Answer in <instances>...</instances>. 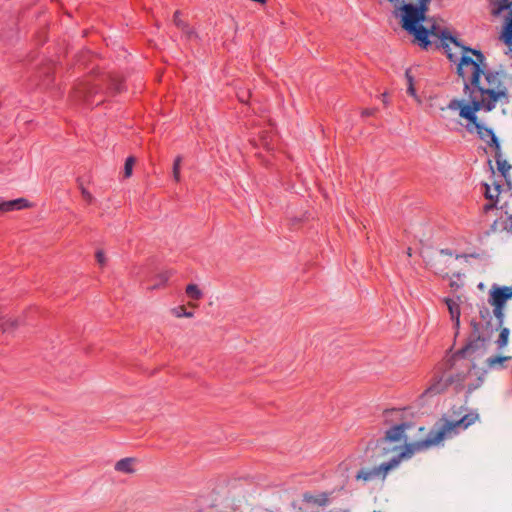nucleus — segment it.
Wrapping results in <instances>:
<instances>
[{
    "label": "nucleus",
    "instance_id": "nucleus-13",
    "mask_svg": "<svg viewBox=\"0 0 512 512\" xmlns=\"http://www.w3.org/2000/svg\"><path fill=\"white\" fill-rule=\"evenodd\" d=\"M496 163L497 169L501 173V176L505 178V180L509 183L508 177L511 165L507 162V160L501 157L500 150H496Z\"/></svg>",
    "mask_w": 512,
    "mask_h": 512
},
{
    "label": "nucleus",
    "instance_id": "nucleus-30",
    "mask_svg": "<svg viewBox=\"0 0 512 512\" xmlns=\"http://www.w3.org/2000/svg\"><path fill=\"white\" fill-rule=\"evenodd\" d=\"M86 93H91V94H92V93H94V94H98V93H99V91H98V90H94V86H89V87H87V91H86Z\"/></svg>",
    "mask_w": 512,
    "mask_h": 512
},
{
    "label": "nucleus",
    "instance_id": "nucleus-38",
    "mask_svg": "<svg viewBox=\"0 0 512 512\" xmlns=\"http://www.w3.org/2000/svg\"><path fill=\"white\" fill-rule=\"evenodd\" d=\"M371 113H372V111H370V110L365 111V114H367V115H370Z\"/></svg>",
    "mask_w": 512,
    "mask_h": 512
},
{
    "label": "nucleus",
    "instance_id": "nucleus-27",
    "mask_svg": "<svg viewBox=\"0 0 512 512\" xmlns=\"http://www.w3.org/2000/svg\"><path fill=\"white\" fill-rule=\"evenodd\" d=\"M80 189H81V194H82L83 198L87 202L91 203L94 200L92 194L87 189H85L83 186H81Z\"/></svg>",
    "mask_w": 512,
    "mask_h": 512
},
{
    "label": "nucleus",
    "instance_id": "nucleus-18",
    "mask_svg": "<svg viewBox=\"0 0 512 512\" xmlns=\"http://www.w3.org/2000/svg\"><path fill=\"white\" fill-rule=\"evenodd\" d=\"M182 161H183V157L181 155H177L173 162L172 174H173V178L176 182L181 181L180 170H181Z\"/></svg>",
    "mask_w": 512,
    "mask_h": 512
},
{
    "label": "nucleus",
    "instance_id": "nucleus-3",
    "mask_svg": "<svg viewBox=\"0 0 512 512\" xmlns=\"http://www.w3.org/2000/svg\"><path fill=\"white\" fill-rule=\"evenodd\" d=\"M484 107V98H453L443 112H457L461 119L467 121L465 128L468 132H477L478 136L497 151L500 150L499 141L493 130L485 127L478 119L477 112Z\"/></svg>",
    "mask_w": 512,
    "mask_h": 512
},
{
    "label": "nucleus",
    "instance_id": "nucleus-11",
    "mask_svg": "<svg viewBox=\"0 0 512 512\" xmlns=\"http://www.w3.org/2000/svg\"><path fill=\"white\" fill-rule=\"evenodd\" d=\"M0 323V329L3 332H12L20 326V319L7 317L2 314L0 316Z\"/></svg>",
    "mask_w": 512,
    "mask_h": 512
},
{
    "label": "nucleus",
    "instance_id": "nucleus-5",
    "mask_svg": "<svg viewBox=\"0 0 512 512\" xmlns=\"http://www.w3.org/2000/svg\"><path fill=\"white\" fill-rule=\"evenodd\" d=\"M490 12L493 16H500L507 12L506 22L500 38L506 45L512 47V0H488Z\"/></svg>",
    "mask_w": 512,
    "mask_h": 512
},
{
    "label": "nucleus",
    "instance_id": "nucleus-14",
    "mask_svg": "<svg viewBox=\"0 0 512 512\" xmlns=\"http://www.w3.org/2000/svg\"><path fill=\"white\" fill-rule=\"evenodd\" d=\"M510 359H512L511 356H500V355H497V356L489 357L486 360V365L490 369L503 368L504 367V363L506 361L510 360Z\"/></svg>",
    "mask_w": 512,
    "mask_h": 512
},
{
    "label": "nucleus",
    "instance_id": "nucleus-4",
    "mask_svg": "<svg viewBox=\"0 0 512 512\" xmlns=\"http://www.w3.org/2000/svg\"><path fill=\"white\" fill-rule=\"evenodd\" d=\"M510 299H512V286L494 284L489 290L488 303L493 308V315L500 326L504 324L505 307Z\"/></svg>",
    "mask_w": 512,
    "mask_h": 512
},
{
    "label": "nucleus",
    "instance_id": "nucleus-29",
    "mask_svg": "<svg viewBox=\"0 0 512 512\" xmlns=\"http://www.w3.org/2000/svg\"><path fill=\"white\" fill-rule=\"evenodd\" d=\"M440 255L441 256H448L449 258H451L452 257V252L449 251V250H444L443 249V250L440 251Z\"/></svg>",
    "mask_w": 512,
    "mask_h": 512
},
{
    "label": "nucleus",
    "instance_id": "nucleus-8",
    "mask_svg": "<svg viewBox=\"0 0 512 512\" xmlns=\"http://www.w3.org/2000/svg\"><path fill=\"white\" fill-rule=\"evenodd\" d=\"M29 202L25 198H18L9 201L0 202V212H9L14 210H21L29 207Z\"/></svg>",
    "mask_w": 512,
    "mask_h": 512
},
{
    "label": "nucleus",
    "instance_id": "nucleus-33",
    "mask_svg": "<svg viewBox=\"0 0 512 512\" xmlns=\"http://www.w3.org/2000/svg\"><path fill=\"white\" fill-rule=\"evenodd\" d=\"M473 327H474V334L476 335L478 333V330H477V324L474 323L473 324Z\"/></svg>",
    "mask_w": 512,
    "mask_h": 512
},
{
    "label": "nucleus",
    "instance_id": "nucleus-36",
    "mask_svg": "<svg viewBox=\"0 0 512 512\" xmlns=\"http://www.w3.org/2000/svg\"><path fill=\"white\" fill-rule=\"evenodd\" d=\"M489 99L492 100L493 102H496L499 98L493 97V98H489Z\"/></svg>",
    "mask_w": 512,
    "mask_h": 512
},
{
    "label": "nucleus",
    "instance_id": "nucleus-10",
    "mask_svg": "<svg viewBox=\"0 0 512 512\" xmlns=\"http://www.w3.org/2000/svg\"><path fill=\"white\" fill-rule=\"evenodd\" d=\"M445 303L447 305V308H448V311L450 313V316H451V319L454 321V326L455 328H459L460 326V307H459V304L450 299V298H446L445 300Z\"/></svg>",
    "mask_w": 512,
    "mask_h": 512
},
{
    "label": "nucleus",
    "instance_id": "nucleus-22",
    "mask_svg": "<svg viewBox=\"0 0 512 512\" xmlns=\"http://www.w3.org/2000/svg\"><path fill=\"white\" fill-rule=\"evenodd\" d=\"M135 162H136V159L132 156H130L126 159V162L124 165V176L126 178H128L132 175V169H133Z\"/></svg>",
    "mask_w": 512,
    "mask_h": 512
},
{
    "label": "nucleus",
    "instance_id": "nucleus-37",
    "mask_svg": "<svg viewBox=\"0 0 512 512\" xmlns=\"http://www.w3.org/2000/svg\"><path fill=\"white\" fill-rule=\"evenodd\" d=\"M86 91H87V88H85V90H83V93H84V94H83V97H86V96H87V95H86V94H87V93H86Z\"/></svg>",
    "mask_w": 512,
    "mask_h": 512
},
{
    "label": "nucleus",
    "instance_id": "nucleus-17",
    "mask_svg": "<svg viewBox=\"0 0 512 512\" xmlns=\"http://www.w3.org/2000/svg\"><path fill=\"white\" fill-rule=\"evenodd\" d=\"M501 224V226L509 231L512 232V215H507L504 219L501 221H494V223L491 225L490 231L496 232L498 230V225Z\"/></svg>",
    "mask_w": 512,
    "mask_h": 512
},
{
    "label": "nucleus",
    "instance_id": "nucleus-12",
    "mask_svg": "<svg viewBox=\"0 0 512 512\" xmlns=\"http://www.w3.org/2000/svg\"><path fill=\"white\" fill-rule=\"evenodd\" d=\"M484 187H485L486 198L491 201H497V199L501 193V189H500L501 185L498 182L493 180L491 184L485 183Z\"/></svg>",
    "mask_w": 512,
    "mask_h": 512
},
{
    "label": "nucleus",
    "instance_id": "nucleus-39",
    "mask_svg": "<svg viewBox=\"0 0 512 512\" xmlns=\"http://www.w3.org/2000/svg\"><path fill=\"white\" fill-rule=\"evenodd\" d=\"M381 96H382V97H385V96H387V93H386V92H384V93H382V94H381Z\"/></svg>",
    "mask_w": 512,
    "mask_h": 512
},
{
    "label": "nucleus",
    "instance_id": "nucleus-20",
    "mask_svg": "<svg viewBox=\"0 0 512 512\" xmlns=\"http://www.w3.org/2000/svg\"><path fill=\"white\" fill-rule=\"evenodd\" d=\"M405 78H406V84H407V93L410 96H416V91H415V88H414L413 77L410 74V70H407L405 72Z\"/></svg>",
    "mask_w": 512,
    "mask_h": 512
},
{
    "label": "nucleus",
    "instance_id": "nucleus-21",
    "mask_svg": "<svg viewBox=\"0 0 512 512\" xmlns=\"http://www.w3.org/2000/svg\"><path fill=\"white\" fill-rule=\"evenodd\" d=\"M172 313L178 318H180V317L192 318L193 317V313L190 311H187L184 306H178L176 308H173Z\"/></svg>",
    "mask_w": 512,
    "mask_h": 512
},
{
    "label": "nucleus",
    "instance_id": "nucleus-28",
    "mask_svg": "<svg viewBox=\"0 0 512 512\" xmlns=\"http://www.w3.org/2000/svg\"><path fill=\"white\" fill-rule=\"evenodd\" d=\"M494 207H495L494 203H488V204L484 205L483 209L485 212H488L489 210H492Z\"/></svg>",
    "mask_w": 512,
    "mask_h": 512
},
{
    "label": "nucleus",
    "instance_id": "nucleus-16",
    "mask_svg": "<svg viewBox=\"0 0 512 512\" xmlns=\"http://www.w3.org/2000/svg\"><path fill=\"white\" fill-rule=\"evenodd\" d=\"M498 327L500 329V333H499V337L496 341V344L499 349H503L508 345L510 330L507 327H504L503 325L500 326L498 324Z\"/></svg>",
    "mask_w": 512,
    "mask_h": 512
},
{
    "label": "nucleus",
    "instance_id": "nucleus-6",
    "mask_svg": "<svg viewBox=\"0 0 512 512\" xmlns=\"http://www.w3.org/2000/svg\"><path fill=\"white\" fill-rule=\"evenodd\" d=\"M410 428L409 423H402L390 428L381 440L382 447L392 442L406 441L405 431Z\"/></svg>",
    "mask_w": 512,
    "mask_h": 512
},
{
    "label": "nucleus",
    "instance_id": "nucleus-25",
    "mask_svg": "<svg viewBox=\"0 0 512 512\" xmlns=\"http://www.w3.org/2000/svg\"><path fill=\"white\" fill-rule=\"evenodd\" d=\"M169 277H170L169 272H163V273H160V274L157 276V279L160 281V283H159V284H155V285L151 286V287H150V289H151V290H154V289H157V288L160 286V284H163V285H164V284L168 281Z\"/></svg>",
    "mask_w": 512,
    "mask_h": 512
},
{
    "label": "nucleus",
    "instance_id": "nucleus-15",
    "mask_svg": "<svg viewBox=\"0 0 512 512\" xmlns=\"http://www.w3.org/2000/svg\"><path fill=\"white\" fill-rule=\"evenodd\" d=\"M103 80L108 81V85L111 87L113 92H115V93H124V92H126L125 84L118 77H112V76H108L107 75V76L104 77Z\"/></svg>",
    "mask_w": 512,
    "mask_h": 512
},
{
    "label": "nucleus",
    "instance_id": "nucleus-19",
    "mask_svg": "<svg viewBox=\"0 0 512 512\" xmlns=\"http://www.w3.org/2000/svg\"><path fill=\"white\" fill-rule=\"evenodd\" d=\"M187 296L193 300H199L202 298L203 293L196 284H189L185 290Z\"/></svg>",
    "mask_w": 512,
    "mask_h": 512
},
{
    "label": "nucleus",
    "instance_id": "nucleus-23",
    "mask_svg": "<svg viewBox=\"0 0 512 512\" xmlns=\"http://www.w3.org/2000/svg\"><path fill=\"white\" fill-rule=\"evenodd\" d=\"M174 23L177 27L181 28L183 31H185L186 33H190L189 31V27L188 25H186L180 18V12L179 11H176L174 13Z\"/></svg>",
    "mask_w": 512,
    "mask_h": 512
},
{
    "label": "nucleus",
    "instance_id": "nucleus-35",
    "mask_svg": "<svg viewBox=\"0 0 512 512\" xmlns=\"http://www.w3.org/2000/svg\"><path fill=\"white\" fill-rule=\"evenodd\" d=\"M491 109H492V106H491V105H490V103H489V104L487 105L486 110H487V111H490Z\"/></svg>",
    "mask_w": 512,
    "mask_h": 512
},
{
    "label": "nucleus",
    "instance_id": "nucleus-34",
    "mask_svg": "<svg viewBox=\"0 0 512 512\" xmlns=\"http://www.w3.org/2000/svg\"><path fill=\"white\" fill-rule=\"evenodd\" d=\"M439 263H440V261H439V260H437V261L435 262V266H436V268H437V269H439V270H440V268L438 267V264H439ZM441 271H443V270L441 269Z\"/></svg>",
    "mask_w": 512,
    "mask_h": 512
},
{
    "label": "nucleus",
    "instance_id": "nucleus-9",
    "mask_svg": "<svg viewBox=\"0 0 512 512\" xmlns=\"http://www.w3.org/2000/svg\"><path fill=\"white\" fill-rule=\"evenodd\" d=\"M138 463L136 458L127 457L123 458L115 463V470L124 473V474H133L135 473V467Z\"/></svg>",
    "mask_w": 512,
    "mask_h": 512
},
{
    "label": "nucleus",
    "instance_id": "nucleus-1",
    "mask_svg": "<svg viewBox=\"0 0 512 512\" xmlns=\"http://www.w3.org/2000/svg\"><path fill=\"white\" fill-rule=\"evenodd\" d=\"M400 18L401 27L414 37L415 42L427 49L432 41L442 47L451 62L457 63V74L462 78L464 92L473 96H507V75L487 68L486 58L480 50L462 46L455 37L436 25L423 26L431 0H387Z\"/></svg>",
    "mask_w": 512,
    "mask_h": 512
},
{
    "label": "nucleus",
    "instance_id": "nucleus-2",
    "mask_svg": "<svg viewBox=\"0 0 512 512\" xmlns=\"http://www.w3.org/2000/svg\"><path fill=\"white\" fill-rule=\"evenodd\" d=\"M478 418V414L470 413L457 421L445 420L440 426L432 429L428 437L424 440L406 443L403 447L396 445L394 447H382L381 456H387L390 453H394V456L391 457L388 462L381 463L378 466L361 468L357 472L355 479L363 483H368L376 479L384 481L388 473L396 469L402 461L410 459L416 452L437 446L444 440L451 439L460 429H467L470 425L475 423Z\"/></svg>",
    "mask_w": 512,
    "mask_h": 512
},
{
    "label": "nucleus",
    "instance_id": "nucleus-26",
    "mask_svg": "<svg viewBox=\"0 0 512 512\" xmlns=\"http://www.w3.org/2000/svg\"><path fill=\"white\" fill-rule=\"evenodd\" d=\"M96 260L101 267L105 266L107 258L103 250H98L96 252Z\"/></svg>",
    "mask_w": 512,
    "mask_h": 512
},
{
    "label": "nucleus",
    "instance_id": "nucleus-32",
    "mask_svg": "<svg viewBox=\"0 0 512 512\" xmlns=\"http://www.w3.org/2000/svg\"><path fill=\"white\" fill-rule=\"evenodd\" d=\"M406 253H407V255H408L409 257H411V256H412V249H411V248H408V249H407V251H406Z\"/></svg>",
    "mask_w": 512,
    "mask_h": 512
},
{
    "label": "nucleus",
    "instance_id": "nucleus-24",
    "mask_svg": "<svg viewBox=\"0 0 512 512\" xmlns=\"http://www.w3.org/2000/svg\"><path fill=\"white\" fill-rule=\"evenodd\" d=\"M444 389V385L440 382L430 386L426 391L425 393L426 394H430V395H434V394H439L443 391Z\"/></svg>",
    "mask_w": 512,
    "mask_h": 512
},
{
    "label": "nucleus",
    "instance_id": "nucleus-31",
    "mask_svg": "<svg viewBox=\"0 0 512 512\" xmlns=\"http://www.w3.org/2000/svg\"><path fill=\"white\" fill-rule=\"evenodd\" d=\"M327 498L324 497L323 499H320V500H317L316 502L319 504V505H326L327 503Z\"/></svg>",
    "mask_w": 512,
    "mask_h": 512
},
{
    "label": "nucleus",
    "instance_id": "nucleus-7",
    "mask_svg": "<svg viewBox=\"0 0 512 512\" xmlns=\"http://www.w3.org/2000/svg\"><path fill=\"white\" fill-rule=\"evenodd\" d=\"M485 349L486 339L477 334L475 339L471 340L459 353L463 356H472L474 354H483Z\"/></svg>",
    "mask_w": 512,
    "mask_h": 512
}]
</instances>
